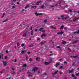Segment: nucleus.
Here are the masks:
<instances>
[{"instance_id": "26", "label": "nucleus", "mask_w": 79, "mask_h": 79, "mask_svg": "<svg viewBox=\"0 0 79 79\" xmlns=\"http://www.w3.org/2000/svg\"><path fill=\"white\" fill-rule=\"evenodd\" d=\"M63 27H64V26H61V27L60 28V29H63Z\"/></svg>"}, {"instance_id": "30", "label": "nucleus", "mask_w": 79, "mask_h": 79, "mask_svg": "<svg viewBox=\"0 0 79 79\" xmlns=\"http://www.w3.org/2000/svg\"><path fill=\"white\" fill-rule=\"evenodd\" d=\"M23 66L24 67H26L27 66V65H26V64H24L23 65Z\"/></svg>"}, {"instance_id": "40", "label": "nucleus", "mask_w": 79, "mask_h": 79, "mask_svg": "<svg viewBox=\"0 0 79 79\" xmlns=\"http://www.w3.org/2000/svg\"><path fill=\"white\" fill-rule=\"evenodd\" d=\"M50 7H51V8H53V7H55V6H51Z\"/></svg>"}, {"instance_id": "5", "label": "nucleus", "mask_w": 79, "mask_h": 79, "mask_svg": "<svg viewBox=\"0 0 79 79\" xmlns=\"http://www.w3.org/2000/svg\"><path fill=\"white\" fill-rule=\"evenodd\" d=\"M50 63V62H44V64L45 65H47V64H49Z\"/></svg>"}, {"instance_id": "46", "label": "nucleus", "mask_w": 79, "mask_h": 79, "mask_svg": "<svg viewBox=\"0 0 79 79\" xmlns=\"http://www.w3.org/2000/svg\"><path fill=\"white\" fill-rule=\"evenodd\" d=\"M60 34H63V31H61L60 32Z\"/></svg>"}, {"instance_id": "19", "label": "nucleus", "mask_w": 79, "mask_h": 79, "mask_svg": "<svg viewBox=\"0 0 79 79\" xmlns=\"http://www.w3.org/2000/svg\"><path fill=\"white\" fill-rule=\"evenodd\" d=\"M8 21V19H6L5 20H4V21H3V23H4V22H6Z\"/></svg>"}, {"instance_id": "15", "label": "nucleus", "mask_w": 79, "mask_h": 79, "mask_svg": "<svg viewBox=\"0 0 79 79\" xmlns=\"http://www.w3.org/2000/svg\"><path fill=\"white\" fill-rule=\"evenodd\" d=\"M5 13H4L2 14V16L1 17V18H2L4 17V16H5Z\"/></svg>"}, {"instance_id": "49", "label": "nucleus", "mask_w": 79, "mask_h": 79, "mask_svg": "<svg viewBox=\"0 0 79 79\" xmlns=\"http://www.w3.org/2000/svg\"><path fill=\"white\" fill-rule=\"evenodd\" d=\"M7 56H5V59L6 60V59H7Z\"/></svg>"}, {"instance_id": "38", "label": "nucleus", "mask_w": 79, "mask_h": 79, "mask_svg": "<svg viewBox=\"0 0 79 79\" xmlns=\"http://www.w3.org/2000/svg\"><path fill=\"white\" fill-rule=\"evenodd\" d=\"M28 59V57L27 56H26V60H27Z\"/></svg>"}, {"instance_id": "13", "label": "nucleus", "mask_w": 79, "mask_h": 79, "mask_svg": "<svg viewBox=\"0 0 79 79\" xmlns=\"http://www.w3.org/2000/svg\"><path fill=\"white\" fill-rule=\"evenodd\" d=\"M73 71V69H72L71 70H69V73H71Z\"/></svg>"}, {"instance_id": "35", "label": "nucleus", "mask_w": 79, "mask_h": 79, "mask_svg": "<svg viewBox=\"0 0 79 79\" xmlns=\"http://www.w3.org/2000/svg\"><path fill=\"white\" fill-rule=\"evenodd\" d=\"M57 34H58V35H60L61 34L60 32H58L57 33Z\"/></svg>"}, {"instance_id": "3", "label": "nucleus", "mask_w": 79, "mask_h": 79, "mask_svg": "<svg viewBox=\"0 0 79 79\" xmlns=\"http://www.w3.org/2000/svg\"><path fill=\"white\" fill-rule=\"evenodd\" d=\"M38 68L37 67H34L33 68L32 71H33L34 72H35V71H37V70H38Z\"/></svg>"}, {"instance_id": "10", "label": "nucleus", "mask_w": 79, "mask_h": 79, "mask_svg": "<svg viewBox=\"0 0 79 79\" xmlns=\"http://www.w3.org/2000/svg\"><path fill=\"white\" fill-rule=\"evenodd\" d=\"M77 19H78V18H75L73 19V20L74 21H76Z\"/></svg>"}, {"instance_id": "9", "label": "nucleus", "mask_w": 79, "mask_h": 79, "mask_svg": "<svg viewBox=\"0 0 79 79\" xmlns=\"http://www.w3.org/2000/svg\"><path fill=\"white\" fill-rule=\"evenodd\" d=\"M41 2H42L41 1H38L36 3V5H38L39 4V3H40Z\"/></svg>"}, {"instance_id": "54", "label": "nucleus", "mask_w": 79, "mask_h": 79, "mask_svg": "<svg viewBox=\"0 0 79 79\" xmlns=\"http://www.w3.org/2000/svg\"><path fill=\"white\" fill-rule=\"evenodd\" d=\"M50 27H51V28H52V29H53V26H50Z\"/></svg>"}, {"instance_id": "44", "label": "nucleus", "mask_w": 79, "mask_h": 79, "mask_svg": "<svg viewBox=\"0 0 79 79\" xmlns=\"http://www.w3.org/2000/svg\"><path fill=\"white\" fill-rule=\"evenodd\" d=\"M6 53H8V50H6Z\"/></svg>"}, {"instance_id": "7", "label": "nucleus", "mask_w": 79, "mask_h": 79, "mask_svg": "<svg viewBox=\"0 0 79 79\" xmlns=\"http://www.w3.org/2000/svg\"><path fill=\"white\" fill-rule=\"evenodd\" d=\"M27 73L28 74H29L28 75V76H32V73L30 72H28Z\"/></svg>"}, {"instance_id": "45", "label": "nucleus", "mask_w": 79, "mask_h": 79, "mask_svg": "<svg viewBox=\"0 0 79 79\" xmlns=\"http://www.w3.org/2000/svg\"><path fill=\"white\" fill-rule=\"evenodd\" d=\"M74 64H75V63H73L72 64V65L73 66H74Z\"/></svg>"}, {"instance_id": "24", "label": "nucleus", "mask_w": 79, "mask_h": 79, "mask_svg": "<svg viewBox=\"0 0 79 79\" xmlns=\"http://www.w3.org/2000/svg\"><path fill=\"white\" fill-rule=\"evenodd\" d=\"M25 52H26V51H23L21 52V53H22V54H23Z\"/></svg>"}, {"instance_id": "37", "label": "nucleus", "mask_w": 79, "mask_h": 79, "mask_svg": "<svg viewBox=\"0 0 79 79\" xmlns=\"http://www.w3.org/2000/svg\"><path fill=\"white\" fill-rule=\"evenodd\" d=\"M44 5H45V6H48V4H47L46 3H44Z\"/></svg>"}, {"instance_id": "62", "label": "nucleus", "mask_w": 79, "mask_h": 79, "mask_svg": "<svg viewBox=\"0 0 79 79\" xmlns=\"http://www.w3.org/2000/svg\"><path fill=\"white\" fill-rule=\"evenodd\" d=\"M45 30H43V31H42V32H45Z\"/></svg>"}, {"instance_id": "39", "label": "nucleus", "mask_w": 79, "mask_h": 79, "mask_svg": "<svg viewBox=\"0 0 79 79\" xmlns=\"http://www.w3.org/2000/svg\"><path fill=\"white\" fill-rule=\"evenodd\" d=\"M62 44H66V42L65 41H63L62 42Z\"/></svg>"}, {"instance_id": "43", "label": "nucleus", "mask_w": 79, "mask_h": 79, "mask_svg": "<svg viewBox=\"0 0 79 79\" xmlns=\"http://www.w3.org/2000/svg\"><path fill=\"white\" fill-rule=\"evenodd\" d=\"M76 76H79V73H76Z\"/></svg>"}, {"instance_id": "11", "label": "nucleus", "mask_w": 79, "mask_h": 79, "mask_svg": "<svg viewBox=\"0 0 79 79\" xmlns=\"http://www.w3.org/2000/svg\"><path fill=\"white\" fill-rule=\"evenodd\" d=\"M77 42H78V40L74 41L73 42V44H76L77 43Z\"/></svg>"}, {"instance_id": "27", "label": "nucleus", "mask_w": 79, "mask_h": 79, "mask_svg": "<svg viewBox=\"0 0 79 79\" xmlns=\"http://www.w3.org/2000/svg\"><path fill=\"white\" fill-rule=\"evenodd\" d=\"M44 5H42L41 6V8H44Z\"/></svg>"}, {"instance_id": "28", "label": "nucleus", "mask_w": 79, "mask_h": 79, "mask_svg": "<svg viewBox=\"0 0 79 79\" xmlns=\"http://www.w3.org/2000/svg\"><path fill=\"white\" fill-rule=\"evenodd\" d=\"M37 6H31V8H36Z\"/></svg>"}, {"instance_id": "60", "label": "nucleus", "mask_w": 79, "mask_h": 79, "mask_svg": "<svg viewBox=\"0 0 79 79\" xmlns=\"http://www.w3.org/2000/svg\"><path fill=\"white\" fill-rule=\"evenodd\" d=\"M11 79V77L7 78L6 79Z\"/></svg>"}, {"instance_id": "56", "label": "nucleus", "mask_w": 79, "mask_h": 79, "mask_svg": "<svg viewBox=\"0 0 79 79\" xmlns=\"http://www.w3.org/2000/svg\"><path fill=\"white\" fill-rule=\"evenodd\" d=\"M28 54H30L31 53V52H29L27 53Z\"/></svg>"}, {"instance_id": "41", "label": "nucleus", "mask_w": 79, "mask_h": 79, "mask_svg": "<svg viewBox=\"0 0 79 79\" xmlns=\"http://www.w3.org/2000/svg\"><path fill=\"white\" fill-rule=\"evenodd\" d=\"M12 74H13V75L15 74V72L12 73H11Z\"/></svg>"}, {"instance_id": "63", "label": "nucleus", "mask_w": 79, "mask_h": 79, "mask_svg": "<svg viewBox=\"0 0 79 79\" xmlns=\"http://www.w3.org/2000/svg\"><path fill=\"white\" fill-rule=\"evenodd\" d=\"M77 79V77H75V78H73V79Z\"/></svg>"}, {"instance_id": "34", "label": "nucleus", "mask_w": 79, "mask_h": 79, "mask_svg": "<svg viewBox=\"0 0 79 79\" xmlns=\"http://www.w3.org/2000/svg\"><path fill=\"white\" fill-rule=\"evenodd\" d=\"M68 50H69V52H71V49H70V48H68Z\"/></svg>"}, {"instance_id": "47", "label": "nucleus", "mask_w": 79, "mask_h": 79, "mask_svg": "<svg viewBox=\"0 0 79 79\" xmlns=\"http://www.w3.org/2000/svg\"><path fill=\"white\" fill-rule=\"evenodd\" d=\"M40 44H41V45H43V44H44V42H42L41 43H40Z\"/></svg>"}, {"instance_id": "50", "label": "nucleus", "mask_w": 79, "mask_h": 79, "mask_svg": "<svg viewBox=\"0 0 79 79\" xmlns=\"http://www.w3.org/2000/svg\"><path fill=\"white\" fill-rule=\"evenodd\" d=\"M40 38H38L37 39V40L38 41L40 40Z\"/></svg>"}, {"instance_id": "57", "label": "nucleus", "mask_w": 79, "mask_h": 79, "mask_svg": "<svg viewBox=\"0 0 79 79\" xmlns=\"http://www.w3.org/2000/svg\"><path fill=\"white\" fill-rule=\"evenodd\" d=\"M16 61H17V60H16V59H15V61H14V62H16Z\"/></svg>"}, {"instance_id": "53", "label": "nucleus", "mask_w": 79, "mask_h": 79, "mask_svg": "<svg viewBox=\"0 0 79 79\" xmlns=\"http://www.w3.org/2000/svg\"><path fill=\"white\" fill-rule=\"evenodd\" d=\"M17 4H19V2H17Z\"/></svg>"}, {"instance_id": "31", "label": "nucleus", "mask_w": 79, "mask_h": 79, "mask_svg": "<svg viewBox=\"0 0 79 79\" xmlns=\"http://www.w3.org/2000/svg\"><path fill=\"white\" fill-rule=\"evenodd\" d=\"M26 35H27L26 34H24L23 35V37H26Z\"/></svg>"}, {"instance_id": "18", "label": "nucleus", "mask_w": 79, "mask_h": 79, "mask_svg": "<svg viewBox=\"0 0 79 79\" xmlns=\"http://www.w3.org/2000/svg\"><path fill=\"white\" fill-rule=\"evenodd\" d=\"M29 5H27L25 7V9H26L27 8H28V7H29Z\"/></svg>"}, {"instance_id": "61", "label": "nucleus", "mask_w": 79, "mask_h": 79, "mask_svg": "<svg viewBox=\"0 0 79 79\" xmlns=\"http://www.w3.org/2000/svg\"><path fill=\"white\" fill-rule=\"evenodd\" d=\"M35 32H37V29H36L35 30Z\"/></svg>"}, {"instance_id": "25", "label": "nucleus", "mask_w": 79, "mask_h": 79, "mask_svg": "<svg viewBox=\"0 0 79 79\" xmlns=\"http://www.w3.org/2000/svg\"><path fill=\"white\" fill-rule=\"evenodd\" d=\"M56 48H61V47H60V46H57L56 47Z\"/></svg>"}, {"instance_id": "64", "label": "nucleus", "mask_w": 79, "mask_h": 79, "mask_svg": "<svg viewBox=\"0 0 79 79\" xmlns=\"http://www.w3.org/2000/svg\"><path fill=\"white\" fill-rule=\"evenodd\" d=\"M77 32H79V30H77Z\"/></svg>"}, {"instance_id": "12", "label": "nucleus", "mask_w": 79, "mask_h": 79, "mask_svg": "<svg viewBox=\"0 0 79 79\" xmlns=\"http://www.w3.org/2000/svg\"><path fill=\"white\" fill-rule=\"evenodd\" d=\"M44 36H45V33L41 35V37L42 38H43Z\"/></svg>"}, {"instance_id": "2", "label": "nucleus", "mask_w": 79, "mask_h": 79, "mask_svg": "<svg viewBox=\"0 0 79 79\" xmlns=\"http://www.w3.org/2000/svg\"><path fill=\"white\" fill-rule=\"evenodd\" d=\"M35 15L36 16H43V15L41 13H37V12H36L35 13Z\"/></svg>"}, {"instance_id": "23", "label": "nucleus", "mask_w": 79, "mask_h": 79, "mask_svg": "<svg viewBox=\"0 0 79 79\" xmlns=\"http://www.w3.org/2000/svg\"><path fill=\"white\" fill-rule=\"evenodd\" d=\"M44 23H46L47 22V20L45 19L44 21Z\"/></svg>"}, {"instance_id": "52", "label": "nucleus", "mask_w": 79, "mask_h": 79, "mask_svg": "<svg viewBox=\"0 0 79 79\" xmlns=\"http://www.w3.org/2000/svg\"><path fill=\"white\" fill-rule=\"evenodd\" d=\"M44 75H47V74L46 73H44Z\"/></svg>"}, {"instance_id": "20", "label": "nucleus", "mask_w": 79, "mask_h": 79, "mask_svg": "<svg viewBox=\"0 0 79 79\" xmlns=\"http://www.w3.org/2000/svg\"><path fill=\"white\" fill-rule=\"evenodd\" d=\"M31 35H33V30H32L31 32Z\"/></svg>"}, {"instance_id": "36", "label": "nucleus", "mask_w": 79, "mask_h": 79, "mask_svg": "<svg viewBox=\"0 0 79 79\" xmlns=\"http://www.w3.org/2000/svg\"><path fill=\"white\" fill-rule=\"evenodd\" d=\"M63 68V66H61L59 68H60V69H62Z\"/></svg>"}, {"instance_id": "42", "label": "nucleus", "mask_w": 79, "mask_h": 79, "mask_svg": "<svg viewBox=\"0 0 79 79\" xmlns=\"http://www.w3.org/2000/svg\"><path fill=\"white\" fill-rule=\"evenodd\" d=\"M75 76V75H74V74H73L72 75V77H74Z\"/></svg>"}, {"instance_id": "4", "label": "nucleus", "mask_w": 79, "mask_h": 79, "mask_svg": "<svg viewBox=\"0 0 79 79\" xmlns=\"http://www.w3.org/2000/svg\"><path fill=\"white\" fill-rule=\"evenodd\" d=\"M3 64L4 66H6V64H7V62L6 61H3Z\"/></svg>"}, {"instance_id": "29", "label": "nucleus", "mask_w": 79, "mask_h": 79, "mask_svg": "<svg viewBox=\"0 0 79 79\" xmlns=\"http://www.w3.org/2000/svg\"><path fill=\"white\" fill-rule=\"evenodd\" d=\"M29 47H34V45H33L32 44L30 45Z\"/></svg>"}, {"instance_id": "14", "label": "nucleus", "mask_w": 79, "mask_h": 79, "mask_svg": "<svg viewBox=\"0 0 79 79\" xmlns=\"http://www.w3.org/2000/svg\"><path fill=\"white\" fill-rule=\"evenodd\" d=\"M36 61H39V60H40V58L39 57H38V58H36Z\"/></svg>"}, {"instance_id": "1", "label": "nucleus", "mask_w": 79, "mask_h": 79, "mask_svg": "<svg viewBox=\"0 0 79 79\" xmlns=\"http://www.w3.org/2000/svg\"><path fill=\"white\" fill-rule=\"evenodd\" d=\"M61 18H63L62 19L63 20H66L67 19L69 18V16L68 15H67L66 17L65 18L64 17V15H61Z\"/></svg>"}, {"instance_id": "6", "label": "nucleus", "mask_w": 79, "mask_h": 79, "mask_svg": "<svg viewBox=\"0 0 79 79\" xmlns=\"http://www.w3.org/2000/svg\"><path fill=\"white\" fill-rule=\"evenodd\" d=\"M58 72V70H57L56 72H55L54 73L52 74V75L53 76L54 75H55V74H57V73Z\"/></svg>"}, {"instance_id": "58", "label": "nucleus", "mask_w": 79, "mask_h": 79, "mask_svg": "<svg viewBox=\"0 0 79 79\" xmlns=\"http://www.w3.org/2000/svg\"><path fill=\"white\" fill-rule=\"evenodd\" d=\"M64 30H66V29H67V28L66 27H64Z\"/></svg>"}, {"instance_id": "22", "label": "nucleus", "mask_w": 79, "mask_h": 79, "mask_svg": "<svg viewBox=\"0 0 79 79\" xmlns=\"http://www.w3.org/2000/svg\"><path fill=\"white\" fill-rule=\"evenodd\" d=\"M69 12H70V13H73V11L71 9H70L69 10Z\"/></svg>"}, {"instance_id": "33", "label": "nucleus", "mask_w": 79, "mask_h": 79, "mask_svg": "<svg viewBox=\"0 0 79 79\" xmlns=\"http://www.w3.org/2000/svg\"><path fill=\"white\" fill-rule=\"evenodd\" d=\"M76 33H77V34H79V32L75 31V32H74V34H75Z\"/></svg>"}, {"instance_id": "8", "label": "nucleus", "mask_w": 79, "mask_h": 79, "mask_svg": "<svg viewBox=\"0 0 79 79\" xmlns=\"http://www.w3.org/2000/svg\"><path fill=\"white\" fill-rule=\"evenodd\" d=\"M44 28L42 27L40 28V29L39 30V31H42V30H44Z\"/></svg>"}, {"instance_id": "21", "label": "nucleus", "mask_w": 79, "mask_h": 79, "mask_svg": "<svg viewBox=\"0 0 79 79\" xmlns=\"http://www.w3.org/2000/svg\"><path fill=\"white\" fill-rule=\"evenodd\" d=\"M25 45V44H21V47H24V45Z\"/></svg>"}, {"instance_id": "32", "label": "nucleus", "mask_w": 79, "mask_h": 79, "mask_svg": "<svg viewBox=\"0 0 79 79\" xmlns=\"http://www.w3.org/2000/svg\"><path fill=\"white\" fill-rule=\"evenodd\" d=\"M29 61H30V62H31V61H32V59H31V58H30V59L29 60Z\"/></svg>"}, {"instance_id": "51", "label": "nucleus", "mask_w": 79, "mask_h": 79, "mask_svg": "<svg viewBox=\"0 0 79 79\" xmlns=\"http://www.w3.org/2000/svg\"><path fill=\"white\" fill-rule=\"evenodd\" d=\"M63 60V59H60L59 60V61H61V60Z\"/></svg>"}, {"instance_id": "17", "label": "nucleus", "mask_w": 79, "mask_h": 79, "mask_svg": "<svg viewBox=\"0 0 79 79\" xmlns=\"http://www.w3.org/2000/svg\"><path fill=\"white\" fill-rule=\"evenodd\" d=\"M58 65H60V64L57 63L56 64V67H57Z\"/></svg>"}, {"instance_id": "55", "label": "nucleus", "mask_w": 79, "mask_h": 79, "mask_svg": "<svg viewBox=\"0 0 79 79\" xmlns=\"http://www.w3.org/2000/svg\"><path fill=\"white\" fill-rule=\"evenodd\" d=\"M12 8H15V6H12Z\"/></svg>"}, {"instance_id": "59", "label": "nucleus", "mask_w": 79, "mask_h": 79, "mask_svg": "<svg viewBox=\"0 0 79 79\" xmlns=\"http://www.w3.org/2000/svg\"><path fill=\"white\" fill-rule=\"evenodd\" d=\"M0 73L1 74H2V73H3V71H2L0 72Z\"/></svg>"}, {"instance_id": "16", "label": "nucleus", "mask_w": 79, "mask_h": 79, "mask_svg": "<svg viewBox=\"0 0 79 79\" xmlns=\"http://www.w3.org/2000/svg\"><path fill=\"white\" fill-rule=\"evenodd\" d=\"M73 58H76L78 57V55H77L76 56H73Z\"/></svg>"}, {"instance_id": "48", "label": "nucleus", "mask_w": 79, "mask_h": 79, "mask_svg": "<svg viewBox=\"0 0 79 79\" xmlns=\"http://www.w3.org/2000/svg\"><path fill=\"white\" fill-rule=\"evenodd\" d=\"M64 64H67V62H66V61H64Z\"/></svg>"}]
</instances>
